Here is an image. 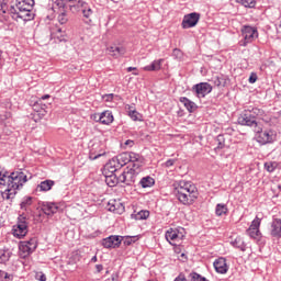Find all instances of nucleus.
Returning a JSON list of instances; mask_svg holds the SVG:
<instances>
[{"mask_svg": "<svg viewBox=\"0 0 281 281\" xmlns=\"http://www.w3.org/2000/svg\"><path fill=\"white\" fill-rule=\"evenodd\" d=\"M270 234L273 238H281V220L274 218L271 223Z\"/></svg>", "mask_w": 281, "mask_h": 281, "instance_id": "obj_22", "label": "nucleus"}, {"mask_svg": "<svg viewBox=\"0 0 281 281\" xmlns=\"http://www.w3.org/2000/svg\"><path fill=\"white\" fill-rule=\"evenodd\" d=\"M34 203L33 196H24L20 203L21 210L27 211V209Z\"/></svg>", "mask_w": 281, "mask_h": 281, "instance_id": "obj_37", "label": "nucleus"}, {"mask_svg": "<svg viewBox=\"0 0 281 281\" xmlns=\"http://www.w3.org/2000/svg\"><path fill=\"white\" fill-rule=\"evenodd\" d=\"M179 102L183 104V106L187 109V111H189V113H194L195 109H198L196 103H194V101H191L187 97H181L179 99Z\"/></svg>", "mask_w": 281, "mask_h": 281, "instance_id": "obj_24", "label": "nucleus"}, {"mask_svg": "<svg viewBox=\"0 0 281 281\" xmlns=\"http://www.w3.org/2000/svg\"><path fill=\"white\" fill-rule=\"evenodd\" d=\"M276 168H278V162L276 161L265 162V170H267V172H273Z\"/></svg>", "mask_w": 281, "mask_h": 281, "instance_id": "obj_42", "label": "nucleus"}, {"mask_svg": "<svg viewBox=\"0 0 281 281\" xmlns=\"http://www.w3.org/2000/svg\"><path fill=\"white\" fill-rule=\"evenodd\" d=\"M231 245H233V247L236 249H240V251H247V245L245 244V240L241 239V237H236L233 241H231Z\"/></svg>", "mask_w": 281, "mask_h": 281, "instance_id": "obj_33", "label": "nucleus"}, {"mask_svg": "<svg viewBox=\"0 0 281 281\" xmlns=\"http://www.w3.org/2000/svg\"><path fill=\"white\" fill-rule=\"evenodd\" d=\"M213 267L217 273H227L228 267H227V260L223 257H220L213 262Z\"/></svg>", "mask_w": 281, "mask_h": 281, "instance_id": "obj_18", "label": "nucleus"}, {"mask_svg": "<svg viewBox=\"0 0 281 281\" xmlns=\"http://www.w3.org/2000/svg\"><path fill=\"white\" fill-rule=\"evenodd\" d=\"M0 278H3L7 281H12V274H10L3 270H0Z\"/></svg>", "mask_w": 281, "mask_h": 281, "instance_id": "obj_48", "label": "nucleus"}, {"mask_svg": "<svg viewBox=\"0 0 281 281\" xmlns=\"http://www.w3.org/2000/svg\"><path fill=\"white\" fill-rule=\"evenodd\" d=\"M42 100H49V94H44V95L40 99V102H41Z\"/></svg>", "mask_w": 281, "mask_h": 281, "instance_id": "obj_58", "label": "nucleus"}, {"mask_svg": "<svg viewBox=\"0 0 281 281\" xmlns=\"http://www.w3.org/2000/svg\"><path fill=\"white\" fill-rule=\"evenodd\" d=\"M108 210L109 212H114V214H123L124 212V204L116 200H110L108 202Z\"/></svg>", "mask_w": 281, "mask_h": 281, "instance_id": "obj_19", "label": "nucleus"}, {"mask_svg": "<svg viewBox=\"0 0 281 281\" xmlns=\"http://www.w3.org/2000/svg\"><path fill=\"white\" fill-rule=\"evenodd\" d=\"M47 105H44V108H41L40 112H33L31 113V120H33V122H41V120H43L45 117V115H47Z\"/></svg>", "mask_w": 281, "mask_h": 281, "instance_id": "obj_28", "label": "nucleus"}, {"mask_svg": "<svg viewBox=\"0 0 281 281\" xmlns=\"http://www.w3.org/2000/svg\"><path fill=\"white\" fill-rule=\"evenodd\" d=\"M228 212L227 204H217L215 207L216 216H225Z\"/></svg>", "mask_w": 281, "mask_h": 281, "instance_id": "obj_38", "label": "nucleus"}, {"mask_svg": "<svg viewBox=\"0 0 281 281\" xmlns=\"http://www.w3.org/2000/svg\"><path fill=\"white\" fill-rule=\"evenodd\" d=\"M192 91L195 92L196 98H205V95L212 93V85L207 82H201L193 86Z\"/></svg>", "mask_w": 281, "mask_h": 281, "instance_id": "obj_14", "label": "nucleus"}, {"mask_svg": "<svg viewBox=\"0 0 281 281\" xmlns=\"http://www.w3.org/2000/svg\"><path fill=\"white\" fill-rule=\"evenodd\" d=\"M67 1L68 0H53L54 8H58V10H67Z\"/></svg>", "mask_w": 281, "mask_h": 281, "instance_id": "obj_41", "label": "nucleus"}, {"mask_svg": "<svg viewBox=\"0 0 281 281\" xmlns=\"http://www.w3.org/2000/svg\"><path fill=\"white\" fill-rule=\"evenodd\" d=\"M102 98L104 102H113L114 94L113 93L104 94Z\"/></svg>", "mask_w": 281, "mask_h": 281, "instance_id": "obj_51", "label": "nucleus"}, {"mask_svg": "<svg viewBox=\"0 0 281 281\" xmlns=\"http://www.w3.org/2000/svg\"><path fill=\"white\" fill-rule=\"evenodd\" d=\"M181 256H182V258H183V257L186 256V254H182Z\"/></svg>", "mask_w": 281, "mask_h": 281, "instance_id": "obj_64", "label": "nucleus"}, {"mask_svg": "<svg viewBox=\"0 0 281 281\" xmlns=\"http://www.w3.org/2000/svg\"><path fill=\"white\" fill-rule=\"evenodd\" d=\"M244 111L250 115L252 120H257V122H266V124H269V120L265 119V110L249 105Z\"/></svg>", "mask_w": 281, "mask_h": 281, "instance_id": "obj_12", "label": "nucleus"}, {"mask_svg": "<svg viewBox=\"0 0 281 281\" xmlns=\"http://www.w3.org/2000/svg\"><path fill=\"white\" fill-rule=\"evenodd\" d=\"M257 80H258V75H256V72H251L248 79V82H250V85H254Z\"/></svg>", "mask_w": 281, "mask_h": 281, "instance_id": "obj_50", "label": "nucleus"}, {"mask_svg": "<svg viewBox=\"0 0 281 281\" xmlns=\"http://www.w3.org/2000/svg\"><path fill=\"white\" fill-rule=\"evenodd\" d=\"M97 148H98V145L94 144L90 149L89 159H91V161H95V159H100V157H104V155H106V151L102 149L99 151H95Z\"/></svg>", "mask_w": 281, "mask_h": 281, "instance_id": "obj_29", "label": "nucleus"}, {"mask_svg": "<svg viewBox=\"0 0 281 281\" xmlns=\"http://www.w3.org/2000/svg\"><path fill=\"white\" fill-rule=\"evenodd\" d=\"M91 262H98V257H97V256H93V257L91 258Z\"/></svg>", "mask_w": 281, "mask_h": 281, "instance_id": "obj_59", "label": "nucleus"}, {"mask_svg": "<svg viewBox=\"0 0 281 281\" xmlns=\"http://www.w3.org/2000/svg\"><path fill=\"white\" fill-rule=\"evenodd\" d=\"M237 123L240 126H248L249 128H252V131H260L259 124L261 121L252 120L251 115L247 114L245 110L238 116Z\"/></svg>", "mask_w": 281, "mask_h": 281, "instance_id": "obj_9", "label": "nucleus"}, {"mask_svg": "<svg viewBox=\"0 0 281 281\" xmlns=\"http://www.w3.org/2000/svg\"><path fill=\"white\" fill-rule=\"evenodd\" d=\"M139 172H142L140 168L136 167H127L124 171L120 175L121 183L125 186H135L137 179H139Z\"/></svg>", "mask_w": 281, "mask_h": 281, "instance_id": "obj_7", "label": "nucleus"}, {"mask_svg": "<svg viewBox=\"0 0 281 281\" xmlns=\"http://www.w3.org/2000/svg\"><path fill=\"white\" fill-rule=\"evenodd\" d=\"M104 177H105V183L106 186H109V188H115L117 183H121L120 176L117 177V175L115 173L105 172Z\"/></svg>", "mask_w": 281, "mask_h": 281, "instance_id": "obj_23", "label": "nucleus"}, {"mask_svg": "<svg viewBox=\"0 0 281 281\" xmlns=\"http://www.w3.org/2000/svg\"><path fill=\"white\" fill-rule=\"evenodd\" d=\"M22 3H27L31 8H34V0H20Z\"/></svg>", "mask_w": 281, "mask_h": 281, "instance_id": "obj_55", "label": "nucleus"}, {"mask_svg": "<svg viewBox=\"0 0 281 281\" xmlns=\"http://www.w3.org/2000/svg\"><path fill=\"white\" fill-rule=\"evenodd\" d=\"M19 249L23 258H27V256L34 254V245H32V247H29L27 243L25 241H20Z\"/></svg>", "mask_w": 281, "mask_h": 281, "instance_id": "obj_27", "label": "nucleus"}, {"mask_svg": "<svg viewBox=\"0 0 281 281\" xmlns=\"http://www.w3.org/2000/svg\"><path fill=\"white\" fill-rule=\"evenodd\" d=\"M150 216L149 211H139L136 214H132V217L135 218V221H146Z\"/></svg>", "mask_w": 281, "mask_h": 281, "instance_id": "obj_39", "label": "nucleus"}, {"mask_svg": "<svg viewBox=\"0 0 281 281\" xmlns=\"http://www.w3.org/2000/svg\"><path fill=\"white\" fill-rule=\"evenodd\" d=\"M200 19L201 14L196 12L186 14L181 23L182 30H190V27H196Z\"/></svg>", "mask_w": 281, "mask_h": 281, "instance_id": "obj_11", "label": "nucleus"}, {"mask_svg": "<svg viewBox=\"0 0 281 281\" xmlns=\"http://www.w3.org/2000/svg\"><path fill=\"white\" fill-rule=\"evenodd\" d=\"M13 236L15 238H25L27 236V218L23 215L18 217V223L13 226Z\"/></svg>", "mask_w": 281, "mask_h": 281, "instance_id": "obj_10", "label": "nucleus"}, {"mask_svg": "<svg viewBox=\"0 0 281 281\" xmlns=\"http://www.w3.org/2000/svg\"><path fill=\"white\" fill-rule=\"evenodd\" d=\"M117 170L120 169V166L115 164L114 158H112L105 166H104V171L103 175H106V172L109 175H115V172H117Z\"/></svg>", "mask_w": 281, "mask_h": 281, "instance_id": "obj_26", "label": "nucleus"}, {"mask_svg": "<svg viewBox=\"0 0 281 281\" xmlns=\"http://www.w3.org/2000/svg\"><path fill=\"white\" fill-rule=\"evenodd\" d=\"M243 40L239 41L240 47H247L249 43H254L255 38H258V29L249 25H245L241 29Z\"/></svg>", "mask_w": 281, "mask_h": 281, "instance_id": "obj_8", "label": "nucleus"}, {"mask_svg": "<svg viewBox=\"0 0 281 281\" xmlns=\"http://www.w3.org/2000/svg\"><path fill=\"white\" fill-rule=\"evenodd\" d=\"M173 281H188V279L186 278V274L180 273Z\"/></svg>", "mask_w": 281, "mask_h": 281, "instance_id": "obj_53", "label": "nucleus"}, {"mask_svg": "<svg viewBox=\"0 0 281 281\" xmlns=\"http://www.w3.org/2000/svg\"><path fill=\"white\" fill-rule=\"evenodd\" d=\"M42 212L46 214V216H54L56 212H58V205L54 202H42Z\"/></svg>", "mask_w": 281, "mask_h": 281, "instance_id": "obj_17", "label": "nucleus"}, {"mask_svg": "<svg viewBox=\"0 0 281 281\" xmlns=\"http://www.w3.org/2000/svg\"><path fill=\"white\" fill-rule=\"evenodd\" d=\"M125 109H128L127 115L131 117V120H133V122H144V115L136 110H131L133 109L132 105H126Z\"/></svg>", "mask_w": 281, "mask_h": 281, "instance_id": "obj_25", "label": "nucleus"}, {"mask_svg": "<svg viewBox=\"0 0 281 281\" xmlns=\"http://www.w3.org/2000/svg\"><path fill=\"white\" fill-rule=\"evenodd\" d=\"M115 164L119 166L120 169L124 168L126 164H131L128 168H142L144 166V157L136 153H122L116 157H113Z\"/></svg>", "mask_w": 281, "mask_h": 281, "instance_id": "obj_3", "label": "nucleus"}, {"mask_svg": "<svg viewBox=\"0 0 281 281\" xmlns=\"http://www.w3.org/2000/svg\"><path fill=\"white\" fill-rule=\"evenodd\" d=\"M114 120L115 119L113 117V112L106 110L99 114L97 122H99L100 124H104L105 126H109L113 124Z\"/></svg>", "mask_w": 281, "mask_h": 281, "instance_id": "obj_16", "label": "nucleus"}, {"mask_svg": "<svg viewBox=\"0 0 281 281\" xmlns=\"http://www.w3.org/2000/svg\"><path fill=\"white\" fill-rule=\"evenodd\" d=\"M54 186V180H44L37 186V190H40V192H49Z\"/></svg>", "mask_w": 281, "mask_h": 281, "instance_id": "obj_31", "label": "nucleus"}, {"mask_svg": "<svg viewBox=\"0 0 281 281\" xmlns=\"http://www.w3.org/2000/svg\"><path fill=\"white\" fill-rule=\"evenodd\" d=\"M172 56L177 60H181V58H183V52H181V49H179V48H175L172 52Z\"/></svg>", "mask_w": 281, "mask_h": 281, "instance_id": "obj_45", "label": "nucleus"}, {"mask_svg": "<svg viewBox=\"0 0 281 281\" xmlns=\"http://www.w3.org/2000/svg\"><path fill=\"white\" fill-rule=\"evenodd\" d=\"M14 9L16 11H23V12H32L33 10L31 5H29L25 2H22L21 0L16 2V4L14 5Z\"/></svg>", "mask_w": 281, "mask_h": 281, "instance_id": "obj_35", "label": "nucleus"}, {"mask_svg": "<svg viewBox=\"0 0 281 281\" xmlns=\"http://www.w3.org/2000/svg\"><path fill=\"white\" fill-rule=\"evenodd\" d=\"M124 144L125 146H130V148H133V146L135 145V142L127 139Z\"/></svg>", "mask_w": 281, "mask_h": 281, "instance_id": "obj_56", "label": "nucleus"}, {"mask_svg": "<svg viewBox=\"0 0 281 281\" xmlns=\"http://www.w3.org/2000/svg\"><path fill=\"white\" fill-rule=\"evenodd\" d=\"M111 1H113V3H119L120 0H111Z\"/></svg>", "mask_w": 281, "mask_h": 281, "instance_id": "obj_62", "label": "nucleus"}, {"mask_svg": "<svg viewBox=\"0 0 281 281\" xmlns=\"http://www.w3.org/2000/svg\"><path fill=\"white\" fill-rule=\"evenodd\" d=\"M255 139L260 146H267V144H273L276 142V134L273 130L263 131L262 122L259 123V130L254 131Z\"/></svg>", "mask_w": 281, "mask_h": 281, "instance_id": "obj_6", "label": "nucleus"}, {"mask_svg": "<svg viewBox=\"0 0 281 281\" xmlns=\"http://www.w3.org/2000/svg\"><path fill=\"white\" fill-rule=\"evenodd\" d=\"M135 240H137V237H126L124 240V245H126V246L133 245V243H135Z\"/></svg>", "mask_w": 281, "mask_h": 281, "instance_id": "obj_49", "label": "nucleus"}, {"mask_svg": "<svg viewBox=\"0 0 281 281\" xmlns=\"http://www.w3.org/2000/svg\"><path fill=\"white\" fill-rule=\"evenodd\" d=\"M244 8H256V0H237Z\"/></svg>", "mask_w": 281, "mask_h": 281, "instance_id": "obj_43", "label": "nucleus"}, {"mask_svg": "<svg viewBox=\"0 0 281 281\" xmlns=\"http://www.w3.org/2000/svg\"><path fill=\"white\" fill-rule=\"evenodd\" d=\"M108 52L110 56H113L114 58H120V56H124V54H126V47L122 45H114L110 46L108 48Z\"/></svg>", "mask_w": 281, "mask_h": 281, "instance_id": "obj_21", "label": "nucleus"}, {"mask_svg": "<svg viewBox=\"0 0 281 281\" xmlns=\"http://www.w3.org/2000/svg\"><path fill=\"white\" fill-rule=\"evenodd\" d=\"M137 68L136 67H128L127 71H135Z\"/></svg>", "mask_w": 281, "mask_h": 281, "instance_id": "obj_60", "label": "nucleus"}, {"mask_svg": "<svg viewBox=\"0 0 281 281\" xmlns=\"http://www.w3.org/2000/svg\"><path fill=\"white\" fill-rule=\"evenodd\" d=\"M67 10L71 14H80L81 12L86 19H90L91 14H93V10H91V7L85 0H68Z\"/></svg>", "mask_w": 281, "mask_h": 281, "instance_id": "obj_5", "label": "nucleus"}, {"mask_svg": "<svg viewBox=\"0 0 281 281\" xmlns=\"http://www.w3.org/2000/svg\"><path fill=\"white\" fill-rule=\"evenodd\" d=\"M99 117H100V114H94V116H93L94 122H98Z\"/></svg>", "mask_w": 281, "mask_h": 281, "instance_id": "obj_61", "label": "nucleus"}, {"mask_svg": "<svg viewBox=\"0 0 281 281\" xmlns=\"http://www.w3.org/2000/svg\"><path fill=\"white\" fill-rule=\"evenodd\" d=\"M43 108H45V104H42L41 101H37L33 105V111L34 113H38Z\"/></svg>", "mask_w": 281, "mask_h": 281, "instance_id": "obj_47", "label": "nucleus"}, {"mask_svg": "<svg viewBox=\"0 0 281 281\" xmlns=\"http://www.w3.org/2000/svg\"><path fill=\"white\" fill-rule=\"evenodd\" d=\"M211 82H213L215 87H225V85H227V80L223 76L212 77Z\"/></svg>", "mask_w": 281, "mask_h": 281, "instance_id": "obj_36", "label": "nucleus"}, {"mask_svg": "<svg viewBox=\"0 0 281 281\" xmlns=\"http://www.w3.org/2000/svg\"><path fill=\"white\" fill-rule=\"evenodd\" d=\"M165 166H166V168H170V167L175 166V159H168L165 162Z\"/></svg>", "mask_w": 281, "mask_h": 281, "instance_id": "obj_54", "label": "nucleus"}, {"mask_svg": "<svg viewBox=\"0 0 281 281\" xmlns=\"http://www.w3.org/2000/svg\"><path fill=\"white\" fill-rule=\"evenodd\" d=\"M27 183V175L23 171H13L9 176L0 172V186H7L1 193L4 201H12L16 196V190H21Z\"/></svg>", "mask_w": 281, "mask_h": 281, "instance_id": "obj_1", "label": "nucleus"}, {"mask_svg": "<svg viewBox=\"0 0 281 281\" xmlns=\"http://www.w3.org/2000/svg\"><path fill=\"white\" fill-rule=\"evenodd\" d=\"M138 184L140 186V188H153V186H155V179L150 176H147V177H143Z\"/></svg>", "mask_w": 281, "mask_h": 281, "instance_id": "obj_32", "label": "nucleus"}, {"mask_svg": "<svg viewBox=\"0 0 281 281\" xmlns=\"http://www.w3.org/2000/svg\"><path fill=\"white\" fill-rule=\"evenodd\" d=\"M164 64V59L154 60L150 65L145 66L144 71H159L161 69V65Z\"/></svg>", "mask_w": 281, "mask_h": 281, "instance_id": "obj_30", "label": "nucleus"}, {"mask_svg": "<svg viewBox=\"0 0 281 281\" xmlns=\"http://www.w3.org/2000/svg\"><path fill=\"white\" fill-rule=\"evenodd\" d=\"M95 269H97V273H101V272L103 271V269H104V266H102V265H97V266H95Z\"/></svg>", "mask_w": 281, "mask_h": 281, "instance_id": "obj_57", "label": "nucleus"}, {"mask_svg": "<svg viewBox=\"0 0 281 281\" xmlns=\"http://www.w3.org/2000/svg\"><path fill=\"white\" fill-rule=\"evenodd\" d=\"M58 12V23H60V25H65V23H67V21H69V16L67 14V12H69L67 9H60L57 11Z\"/></svg>", "mask_w": 281, "mask_h": 281, "instance_id": "obj_34", "label": "nucleus"}, {"mask_svg": "<svg viewBox=\"0 0 281 281\" xmlns=\"http://www.w3.org/2000/svg\"><path fill=\"white\" fill-rule=\"evenodd\" d=\"M122 240H124L123 236L112 235L102 239L101 245L104 249H117L122 245Z\"/></svg>", "mask_w": 281, "mask_h": 281, "instance_id": "obj_13", "label": "nucleus"}, {"mask_svg": "<svg viewBox=\"0 0 281 281\" xmlns=\"http://www.w3.org/2000/svg\"><path fill=\"white\" fill-rule=\"evenodd\" d=\"M36 280L47 281V277L45 276V273L38 272V273H36Z\"/></svg>", "mask_w": 281, "mask_h": 281, "instance_id": "obj_52", "label": "nucleus"}, {"mask_svg": "<svg viewBox=\"0 0 281 281\" xmlns=\"http://www.w3.org/2000/svg\"><path fill=\"white\" fill-rule=\"evenodd\" d=\"M217 148H225V136L218 135L217 136Z\"/></svg>", "mask_w": 281, "mask_h": 281, "instance_id": "obj_46", "label": "nucleus"}, {"mask_svg": "<svg viewBox=\"0 0 281 281\" xmlns=\"http://www.w3.org/2000/svg\"><path fill=\"white\" fill-rule=\"evenodd\" d=\"M166 240L172 245V241L179 240V238L183 237V234L179 232V228H169L165 234ZM172 240V241H170Z\"/></svg>", "mask_w": 281, "mask_h": 281, "instance_id": "obj_20", "label": "nucleus"}, {"mask_svg": "<svg viewBox=\"0 0 281 281\" xmlns=\"http://www.w3.org/2000/svg\"><path fill=\"white\" fill-rule=\"evenodd\" d=\"M12 252L9 250H0V265H5L10 260Z\"/></svg>", "mask_w": 281, "mask_h": 281, "instance_id": "obj_40", "label": "nucleus"}, {"mask_svg": "<svg viewBox=\"0 0 281 281\" xmlns=\"http://www.w3.org/2000/svg\"><path fill=\"white\" fill-rule=\"evenodd\" d=\"M57 32H59V34H61V32H63V29H58V30H57Z\"/></svg>", "mask_w": 281, "mask_h": 281, "instance_id": "obj_63", "label": "nucleus"}, {"mask_svg": "<svg viewBox=\"0 0 281 281\" xmlns=\"http://www.w3.org/2000/svg\"><path fill=\"white\" fill-rule=\"evenodd\" d=\"M177 196L182 205H192L199 198L196 186L192 182L181 180L176 184Z\"/></svg>", "mask_w": 281, "mask_h": 281, "instance_id": "obj_2", "label": "nucleus"}, {"mask_svg": "<svg viewBox=\"0 0 281 281\" xmlns=\"http://www.w3.org/2000/svg\"><path fill=\"white\" fill-rule=\"evenodd\" d=\"M260 223H261V220L258 216H256L255 220L251 222V225L249 226V228L246 231L247 236L254 239L259 238Z\"/></svg>", "mask_w": 281, "mask_h": 281, "instance_id": "obj_15", "label": "nucleus"}, {"mask_svg": "<svg viewBox=\"0 0 281 281\" xmlns=\"http://www.w3.org/2000/svg\"><path fill=\"white\" fill-rule=\"evenodd\" d=\"M24 243H26L29 247H32L33 245L34 251H36V247H38V239H36V237H32L31 239L25 240Z\"/></svg>", "mask_w": 281, "mask_h": 281, "instance_id": "obj_44", "label": "nucleus"}, {"mask_svg": "<svg viewBox=\"0 0 281 281\" xmlns=\"http://www.w3.org/2000/svg\"><path fill=\"white\" fill-rule=\"evenodd\" d=\"M5 14H10L15 21H19V19H22L23 21H32V19H34L32 11H16L13 4H9V0H2L0 2V16Z\"/></svg>", "mask_w": 281, "mask_h": 281, "instance_id": "obj_4", "label": "nucleus"}]
</instances>
